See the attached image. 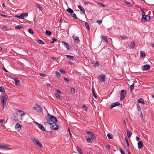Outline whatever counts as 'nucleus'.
Returning <instances> with one entry per match:
<instances>
[{"label":"nucleus","instance_id":"nucleus-1","mask_svg":"<svg viewBox=\"0 0 154 154\" xmlns=\"http://www.w3.org/2000/svg\"><path fill=\"white\" fill-rule=\"evenodd\" d=\"M57 120L55 116L48 114V116L45 118L44 121L45 125H50L51 123L57 122Z\"/></svg>","mask_w":154,"mask_h":154},{"label":"nucleus","instance_id":"nucleus-2","mask_svg":"<svg viewBox=\"0 0 154 154\" xmlns=\"http://www.w3.org/2000/svg\"><path fill=\"white\" fill-rule=\"evenodd\" d=\"M126 94V92L125 90H121L120 93V100L122 101L124 100Z\"/></svg>","mask_w":154,"mask_h":154},{"label":"nucleus","instance_id":"nucleus-3","mask_svg":"<svg viewBox=\"0 0 154 154\" xmlns=\"http://www.w3.org/2000/svg\"><path fill=\"white\" fill-rule=\"evenodd\" d=\"M56 123V122L51 123L50 125V127L52 130H56L58 129V126Z\"/></svg>","mask_w":154,"mask_h":154},{"label":"nucleus","instance_id":"nucleus-4","mask_svg":"<svg viewBox=\"0 0 154 154\" xmlns=\"http://www.w3.org/2000/svg\"><path fill=\"white\" fill-rule=\"evenodd\" d=\"M33 108L34 110L38 112H41L42 111V107L38 104L35 105L33 107Z\"/></svg>","mask_w":154,"mask_h":154},{"label":"nucleus","instance_id":"nucleus-5","mask_svg":"<svg viewBox=\"0 0 154 154\" xmlns=\"http://www.w3.org/2000/svg\"><path fill=\"white\" fill-rule=\"evenodd\" d=\"M87 134L90 136V138L91 140H94L96 139V137L92 132L86 131Z\"/></svg>","mask_w":154,"mask_h":154},{"label":"nucleus","instance_id":"nucleus-6","mask_svg":"<svg viewBox=\"0 0 154 154\" xmlns=\"http://www.w3.org/2000/svg\"><path fill=\"white\" fill-rule=\"evenodd\" d=\"M18 115L17 113H14L12 116V120L13 121L16 122L18 120Z\"/></svg>","mask_w":154,"mask_h":154},{"label":"nucleus","instance_id":"nucleus-7","mask_svg":"<svg viewBox=\"0 0 154 154\" xmlns=\"http://www.w3.org/2000/svg\"><path fill=\"white\" fill-rule=\"evenodd\" d=\"M150 20V17L148 15H146L144 17H142L141 19V21L143 22H145L146 21H149Z\"/></svg>","mask_w":154,"mask_h":154},{"label":"nucleus","instance_id":"nucleus-8","mask_svg":"<svg viewBox=\"0 0 154 154\" xmlns=\"http://www.w3.org/2000/svg\"><path fill=\"white\" fill-rule=\"evenodd\" d=\"M98 78L100 81L103 82H105L106 80V76L104 75H100L98 76Z\"/></svg>","mask_w":154,"mask_h":154},{"label":"nucleus","instance_id":"nucleus-9","mask_svg":"<svg viewBox=\"0 0 154 154\" xmlns=\"http://www.w3.org/2000/svg\"><path fill=\"white\" fill-rule=\"evenodd\" d=\"M9 145H0V148L6 149H10Z\"/></svg>","mask_w":154,"mask_h":154},{"label":"nucleus","instance_id":"nucleus-10","mask_svg":"<svg viewBox=\"0 0 154 154\" xmlns=\"http://www.w3.org/2000/svg\"><path fill=\"white\" fill-rule=\"evenodd\" d=\"M120 104V103L119 102H116V103H113L110 106V109H112L115 107L119 106Z\"/></svg>","mask_w":154,"mask_h":154},{"label":"nucleus","instance_id":"nucleus-11","mask_svg":"<svg viewBox=\"0 0 154 154\" xmlns=\"http://www.w3.org/2000/svg\"><path fill=\"white\" fill-rule=\"evenodd\" d=\"M72 38L73 39V40L75 43H79L80 40L79 37L73 35L72 36Z\"/></svg>","mask_w":154,"mask_h":154},{"label":"nucleus","instance_id":"nucleus-12","mask_svg":"<svg viewBox=\"0 0 154 154\" xmlns=\"http://www.w3.org/2000/svg\"><path fill=\"white\" fill-rule=\"evenodd\" d=\"M8 98V96L5 94H3L2 95L1 100L5 101H7Z\"/></svg>","mask_w":154,"mask_h":154},{"label":"nucleus","instance_id":"nucleus-13","mask_svg":"<svg viewBox=\"0 0 154 154\" xmlns=\"http://www.w3.org/2000/svg\"><path fill=\"white\" fill-rule=\"evenodd\" d=\"M14 80L15 81V84L16 85L19 86L20 85V81L18 80L17 78H14Z\"/></svg>","mask_w":154,"mask_h":154},{"label":"nucleus","instance_id":"nucleus-14","mask_svg":"<svg viewBox=\"0 0 154 154\" xmlns=\"http://www.w3.org/2000/svg\"><path fill=\"white\" fill-rule=\"evenodd\" d=\"M32 140L34 142L35 144H41V143L38 141V140L34 137L31 138Z\"/></svg>","mask_w":154,"mask_h":154},{"label":"nucleus","instance_id":"nucleus-15","mask_svg":"<svg viewBox=\"0 0 154 154\" xmlns=\"http://www.w3.org/2000/svg\"><path fill=\"white\" fill-rule=\"evenodd\" d=\"M62 43L63 45L66 48L67 50L69 49V45L67 43L64 41H62Z\"/></svg>","mask_w":154,"mask_h":154},{"label":"nucleus","instance_id":"nucleus-16","mask_svg":"<svg viewBox=\"0 0 154 154\" xmlns=\"http://www.w3.org/2000/svg\"><path fill=\"white\" fill-rule=\"evenodd\" d=\"M15 129L19 131L21 129V125L18 123L16 124L15 126Z\"/></svg>","mask_w":154,"mask_h":154},{"label":"nucleus","instance_id":"nucleus-17","mask_svg":"<svg viewBox=\"0 0 154 154\" xmlns=\"http://www.w3.org/2000/svg\"><path fill=\"white\" fill-rule=\"evenodd\" d=\"M150 68V66L149 65H146L143 66V69L144 70H146L149 69Z\"/></svg>","mask_w":154,"mask_h":154},{"label":"nucleus","instance_id":"nucleus-18","mask_svg":"<svg viewBox=\"0 0 154 154\" xmlns=\"http://www.w3.org/2000/svg\"><path fill=\"white\" fill-rule=\"evenodd\" d=\"M146 56L145 52L143 51H140V57L141 58H143L144 57Z\"/></svg>","mask_w":154,"mask_h":154},{"label":"nucleus","instance_id":"nucleus-19","mask_svg":"<svg viewBox=\"0 0 154 154\" xmlns=\"http://www.w3.org/2000/svg\"><path fill=\"white\" fill-rule=\"evenodd\" d=\"M101 37L103 40V41H105L107 43H108V42L107 38V37L106 36L102 35Z\"/></svg>","mask_w":154,"mask_h":154},{"label":"nucleus","instance_id":"nucleus-20","mask_svg":"<svg viewBox=\"0 0 154 154\" xmlns=\"http://www.w3.org/2000/svg\"><path fill=\"white\" fill-rule=\"evenodd\" d=\"M38 127L42 131H45V128L44 127V126H43V125L41 124H40V125H39V126H38Z\"/></svg>","mask_w":154,"mask_h":154},{"label":"nucleus","instance_id":"nucleus-21","mask_svg":"<svg viewBox=\"0 0 154 154\" xmlns=\"http://www.w3.org/2000/svg\"><path fill=\"white\" fill-rule=\"evenodd\" d=\"M77 151L79 154H83L82 150L78 146H77Z\"/></svg>","mask_w":154,"mask_h":154},{"label":"nucleus","instance_id":"nucleus-22","mask_svg":"<svg viewBox=\"0 0 154 154\" xmlns=\"http://www.w3.org/2000/svg\"><path fill=\"white\" fill-rule=\"evenodd\" d=\"M137 102L138 103H142L143 104H144V102L142 98H140L138 99Z\"/></svg>","mask_w":154,"mask_h":154},{"label":"nucleus","instance_id":"nucleus-23","mask_svg":"<svg viewBox=\"0 0 154 154\" xmlns=\"http://www.w3.org/2000/svg\"><path fill=\"white\" fill-rule=\"evenodd\" d=\"M78 8L83 13H85V10L83 8L81 5H79L78 6Z\"/></svg>","mask_w":154,"mask_h":154},{"label":"nucleus","instance_id":"nucleus-24","mask_svg":"<svg viewBox=\"0 0 154 154\" xmlns=\"http://www.w3.org/2000/svg\"><path fill=\"white\" fill-rule=\"evenodd\" d=\"M135 45V43L134 42H132L129 45V46L132 48H133Z\"/></svg>","mask_w":154,"mask_h":154},{"label":"nucleus","instance_id":"nucleus-25","mask_svg":"<svg viewBox=\"0 0 154 154\" xmlns=\"http://www.w3.org/2000/svg\"><path fill=\"white\" fill-rule=\"evenodd\" d=\"M127 136L128 137L130 138L131 137L132 134V133L129 130H128L127 131Z\"/></svg>","mask_w":154,"mask_h":154},{"label":"nucleus","instance_id":"nucleus-26","mask_svg":"<svg viewBox=\"0 0 154 154\" xmlns=\"http://www.w3.org/2000/svg\"><path fill=\"white\" fill-rule=\"evenodd\" d=\"M15 17H18L20 19H24V16H23V14H21L20 16H18V15H16Z\"/></svg>","mask_w":154,"mask_h":154},{"label":"nucleus","instance_id":"nucleus-27","mask_svg":"<svg viewBox=\"0 0 154 154\" xmlns=\"http://www.w3.org/2000/svg\"><path fill=\"white\" fill-rule=\"evenodd\" d=\"M66 57L69 60H73L74 57L73 56L70 55H66Z\"/></svg>","mask_w":154,"mask_h":154},{"label":"nucleus","instance_id":"nucleus-28","mask_svg":"<svg viewBox=\"0 0 154 154\" xmlns=\"http://www.w3.org/2000/svg\"><path fill=\"white\" fill-rule=\"evenodd\" d=\"M66 11L70 14H72L73 12V11L70 8H68L66 10Z\"/></svg>","mask_w":154,"mask_h":154},{"label":"nucleus","instance_id":"nucleus-29","mask_svg":"<svg viewBox=\"0 0 154 154\" xmlns=\"http://www.w3.org/2000/svg\"><path fill=\"white\" fill-rule=\"evenodd\" d=\"M37 42L38 43H39L40 44L44 45L45 44L44 42L42 41L41 40H38L37 41Z\"/></svg>","mask_w":154,"mask_h":154},{"label":"nucleus","instance_id":"nucleus-30","mask_svg":"<svg viewBox=\"0 0 154 154\" xmlns=\"http://www.w3.org/2000/svg\"><path fill=\"white\" fill-rule=\"evenodd\" d=\"M85 27L88 29V30H89L90 29V27L89 24L87 22H85Z\"/></svg>","mask_w":154,"mask_h":154},{"label":"nucleus","instance_id":"nucleus-31","mask_svg":"<svg viewBox=\"0 0 154 154\" xmlns=\"http://www.w3.org/2000/svg\"><path fill=\"white\" fill-rule=\"evenodd\" d=\"M71 16L72 17H73L74 19H76L77 18V17L75 14H71Z\"/></svg>","mask_w":154,"mask_h":154},{"label":"nucleus","instance_id":"nucleus-32","mask_svg":"<svg viewBox=\"0 0 154 154\" xmlns=\"http://www.w3.org/2000/svg\"><path fill=\"white\" fill-rule=\"evenodd\" d=\"M23 28V26H22L20 25H17V26H15V28L16 29H20L22 28Z\"/></svg>","mask_w":154,"mask_h":154},{"label":"nucleus","instance_id":"nucleus-33","mask_svg":"<svg viewBox=\"0 0 154 154\" xmlns=\"http://www.w3.org/2000/svg\"><path fill=\"white\" fill-rule=\"evenodd\" d=\"M45 33L48 35H50L52 34V33L51 32L49 31L46 30L45 32Z\"/></svg>","mask_w":154,"mask_h":154},{"label":"nucleus","instance_id":"nucleus-34","mask_svg":"<svg viewBox=\"0 0 154 154\" xmlns=\"http://www.w3.org/2000/svg\"><path fill=\"white\" fill-rule=\"evenodd\" d=\"M71 92L72 94H74L75 93V90L74 88H71Z\"/></svg>","mask_w":154,"mask_h":154},{"label":"nucleus","instance_id":"nucleus-35","mask_svg":"<svg viewBox=\"0 0 154 154\" xmlns=\"http://www.w3.org/2000/svg\"><path fill=\"white\" fill-rule=\"evenodd\" d=\"M137 108L138 110L140 112L141 111V108L140 107V106L139 105L137 104Z\"/></svg>","mask_w":154,"mask_h":154},{"label":"nucleus","instance_id":"nucleus-36","mask_svg":"<svg viewBox=\"0 0 154 154\" xmlns=\"http://www.w3.org/2000/svg\"><path fill=\"white\" fill-rule=\"evenodd\" d=\"M134 88V84H133L130 86V90L132 91Z\"/></svg>","mask_w":154,"mask_h":154},{"label":"nucleus","instance_id":"nucleus-37","mask_svg":"<svg viewBox=\"0 0 154 154\" xmlns=\"http://www.w3.org/2000/svg\"><path fill=\"white\" fill-rule=\"evenodd\" d=\"M28 32L29 33L34 34L33 30L31 28H29L28 30Z\"/></svg>","mask_w":154,"mask_h":154},{"label":"nucleus","instance_id":"nucleus-38","mask_svg":"<svg viewBox=\"0 0 154 154\" xmlns=\"http://www.w3.org/2000/svg\"><path fill=\"white\" fill-rule=\"evenodd\" d=\"M0 92H1L2 93H4L5 92V89L1 87H0Z\"/></svg>","mask_w":154,"mask_h":154},{"label":"nucleus","instance_id":"nucleus-39","mask_svg":"<svg viewBox=\"0 0 154 154\" xmlns=\"http://www.w3.org/2000/svg\"><path fill=\"white\" fill-rule=\"evenodd\" d=\"M107 135L108 138L109 139H111L112 138V135H111L110 134H108Z\"/></svg>","mask_w":154,"mask_h":154},{"label":"nucleus","instance_id":"nucleus-40","mask_svg":"<svg viewBox=\"0 0 154 154\" xmlns=\"http://www.w3.org/2000/svg\"><path fill=\"white\" fill-rule=\"evenodd\" d=\"M120 37L123 39H126L127 38V37L126 35H121Z\"/></svg>","mask_w":154,"mask_h":154},{"label":"nucleus","instance_id":"nucleus-41","mask_svg":"<svg viewBox=\"0 0 154 154\" xmlns=\"http://www.w3.org/2000/svg\"><path fill=\"white\" fill-rule=\"evenodd\" d=\"M64 80L66 82H67L68 83L69 82V78H66L65 77H64Z\"/></svg>","mask_w":154,"mask_h":154},{"label":"nucleus","instance_id":"nucleus-42","mask_svg":"<svg viewBox=\"0 0 154 154\" xmlns=\"http://www.w3.org/2000/svg\"><path fill=\"white\" fill-rule=\"evenodd\" d=\"M60 74L58 72H56V76L57 77H60Z\"/></svg>","mask_w":154,"mask_h":154},{"label":"nucleus","instance_id":"nucleus-43","mask_svg":"<svg viewBox=\"0 0 154 154\" xmlns=\"http://www.w3.org/2000/svg\"><path fill=\"white\" fill-rule=\"evenodd\" d=\"M141 11L142 12V16L143 17L145 15V12L142 10H141Z\"/></svg>","mask_w":154,"mask_h":154},{"label":"nucleus","instance_id":"nucleus-44","mask_svg":"<svg viewBox=\"0 0 154 154\" xmlns=\"http://www.w3.org/2000/svg\"><path fill=\"white\" fill-rule=\"evenodd\" d=\"M1 103L2 104V105H3V104H5V105H6V102L5 101H3L2 100H1Z\"/></svg>","mask_w":154,"mask_h":154},{"label":"nucleus","instance_id":"nucleus-45","mask_svg":"<svg viewBox=\"0 0 154 154\" xmlns=\"http://www.w3.org/2000/svg\"><path fill=\"white\" fill-rule=\"evenodd\" d=\"M119 150L121 153V154H125L124 152L121 149H119Z\"/></svg>","mask_w":154,"mask_h":154},{"label":"nucleus","instance_id":"nucleus-46","mask_svg":"<svg viewBox=\"0 0 154 154\" xmlns=\"http://www.w3.org/2000/svg\"><path fill=\"white\" fill-rule=\"evenodd\" d=\"M60 72L62 74H65V72L62 69H60Z\"/></svg>","mask_w":154,"mask_h":154},{"label":"nucleus","instance_id":"nucleus-47","mask_svg":"<svg viewBox=\"0 0 154 154\" xmlns=\"http://www.w3.org/2000/svg\"><path fill=\"white\" fill-rule=\"evenodd\" d=\"M125 141H126L127 144H129V143L127 137H125Z\"/></svg>","mask_w":154,"mask_h":154},{"label":"nucleus","instance_id":"nucleus-48","mask_svg":"<svg viewBox=\"0 0 154 154\" xmlns=\"http://www.w3.org/2000/svg\"><path fill=\"white\" fill-rule=\"evenodd\" d=\"M86 140L87 142L88 143H90L91 140V138L89 137L88 138H87Z\"/></svg>","mask_w":154,"mask_h":154},{"label":"nucleus","instance_id":"nucleus-49","mask_svg":"<svg viewBox=\"0 0 154 154\" xmlns=\"http://www.w3.org/2000/svg\"><path fill=\"white\" fill-rule=\"evenodd\" d=\"M102 22V20H97V23H98V24L100 25L101 23Z\"/></svg>","mask_w":154,"mask_h":154},{"label":"nucleus","instance_id":"nucleus-50","mask_svg":"<svg viewBox=\"0 0 154 154\" xmlns=\"http://www.w3.org/2000/svg\"><path fill=\"white\" fill-rule=\"evenodd\" d=\"M56 97L57 99H59L60 98V96L59 94H56Z\"/></svg>","mask_w":154,"mask_h":154},{"label":"nucleus","instance_id":"nucleus-51","mask_svg":"<svg viewBox=\"0 0 154 154\" xmlns=\"http://www.w3.org/2000/svg\"><path fill=\"white\" fill-rule=\"evenodd\" d=\"M56 90L57 92V94H60L61 93V91L60 90H58V89H57Z\"/></svg>","mask_w":154,"mask_h":154},{"label":"nucleus","instance_id":"nucleus-52","mask_svg":"<svg viewBox=\"0 0 154 154\" xmlns=\"http://www.w3.org/2000/svg\"><path fill=\"white\" fill-rule=\"evenodd\" d=\"M40 76L42 77H45L46 75V74L42 73H40L39 74Z\"/></svg>","mask_w":154,"mask_h":154},{"label":"nucleus","instance_id":"nucleus-53","mask_svg":"<svg viewBox=\"0 0 154 154\" xmlns=\"http://www.w3.org/2000/svg\"><path fill=\"white\" fill-rule=\"evenodd\" d=\"M98 4L101 6V7H105V5L102 4V3H98Z\"/></svg>","mask_w":154,"mask_h":154},{"label":"nucleus","instance_id":"nucleus-54","mask_svg":"<svg viewBox=\"0 0 154 154\" xmlns=\"http://www.w3.org/2000/svg\"><path fill=\"white\" fill-rule=\"evenodd\" d=\"M93 96L95 97V98L97 99V97L96 96V95H95L94 93H93Z\"/></svg>","mask_w":154,"mask_h":154},{"label":"nucleus","instance_id":"nucleus-55","mask_svg":"<svg viewBox=\"0 0 154 154\" xmlns=\"http://www.w3.org/2000/svg\"><path fill=\"white\" fill-rule=\"evenodd\" d=\"M23 16H24V17H27L28 16V14L27 13H23Z\"/></svg>","mask_w":154,"mask_h":154},{"label":"nucleus","instance_id":"nucleus-56","mask_svg":"<svg viewBox=\"0 0 154 154\" xmlns=\"http://www.w3.org/2000/svg\"><path fill=\"white\" fill-rule=\"evenodd\" d=\"M83 108L84 109L85 108V110H86L87 109V108L86 107V106L85 105H84L83 106Z\"/></svg>","mask_w":154,"mask_h":154},{"label":"nucleus","instance_id":"nucleus-57","mask_svg":"<svg viewBox=\"0 0 154 154\" xmlns=\"http://www.w3.org/2000/svg\"><path fill=\"white\" fill-rule=\"evenodd\" d=\"M53 41L51 42V43H54L55 41H56V39L54 37L52 38Z\"/></svg>","mask_w":154,"mask_h":154},{"label":"nucleus","instance_id":"nucleus-58","mask_svg":"<svg viewBox=\"0 0 154 154\" xmlns=\"http://www.w3.org/2000/svg\"><path fill=\"white\" fill-rule=\"evenodd\" d=\"M143 145H138V148L139 149H140L143 147Z\"/></svg>","mask_w":154,"mask_h":154},{"label":"nucleus","instance_id":"nucleus-59","mask_svg":"<svg viewBox=\"0 0 154 154\" xmlns=\"http://www.w3.org/2000/svg\"><path fill=\"white\" fill-rule=\"evenodd\" d=\"M125 3L127 5H131V3L128 1L125 2Z\"/></svg>","mask_w":154,"mask_h":154},{"label":"nucleus","instance_id":"nucleus-60","mask_svg":"<svg viewBox=\"0 0 154 154\" xmlns=\"http://www.w3.org/2000/svg\"><path fill=\"white\" fill-rule=\"evenodd\" d=\"M140 116L142 118H143V116L142 114V112H140Z\"/></svg>","mask_w":154,"mask_h":154},{"label":"nucleus","instance_id":"nucleus-61","mask_svg":"<svg viewBox=\"0 0 154 154\" xmlns=\"http://www.w3.org/2000/svg\"><path fill=\"white\" fill-rule=\"evenodd\" d=\"M24 115H25L24 112L23 111H22V112H21V114H20L21 116H23Z\"/></svg>","mask_w":154,"mask_h":154},{"label":"nucleus","instance_id":"nucleus-62","mask_svg":"<svg viewBox=\"0 0 154 154\" xmlns=\"http://www.w3.org/2000/svg\"><path fill=\"white\" fill-rule=\"evenodd\" d=\"M140 138L138 137L137 136L136 137V140L137 141H138L140 140Z\"/></svg>","mask_w":154,"mask_h":154},{"label":"nucleus","instance_id":"nucleus-63","mask_svg":"<svg viewBox=\"0 0 154 154\" xmlns=\"http://www.w3.org/2000/svg\"><path fill=\"white\" fill-rule=\"evenodd\" d=\"M3 122H4V121H3V120H2V119H0V124H2L3 123Z\"/></svg>","mask_w":154,"mask_h":154},{"label":"nucleus","instance_id":"nucleus-64","mask_svg":"<svg viewBox=\"0 0 154 154\" xmlns=\"http://www.w3.org/2000/svg\"><path fill=\"white\" fill-rule=\"evenodd\" d=\"M3 30H5V31H7V27L6 26H4L3 27Z\"/></svg>","mask_w":154,"mask_h":154}]
</instances>
